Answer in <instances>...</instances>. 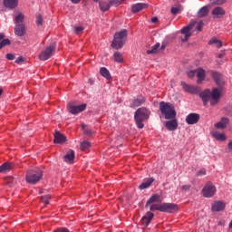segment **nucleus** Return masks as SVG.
Masks as SVG:
<instances>
[{"instance_id":"obj_1","label":"nucleus","mask_w":232,"mask_h":232,"mask_svg":"<svg viewBox=\"0 0 232 232\" xmlns=\"http://www.w3.org/2000/svg\"><path fill=\"white\" fill-rule=\"evenodd\" d=\"M212 78L214 79L218 88H214L212 92L209 90H205L199 93V97L205 106L208 105V102H210L211 106L217 105L222 97V91L224 90V78H222V74L217 72H213Z\"/></svg>"},{"instance_id":"obj_2","label":"nucleus","mask_w":232,"mask_h":232,"mask_svg":"<svg viewBox=\"0 0 232 232\" xmlns=\"http://www.w3.org/2000/svg\"><path fill=\"white\" fill-rule=\"evenodd\" d=\"M127 38H128V30L124 29L121 32L116 33L113 36L111 47L115 50L121 49L125 45L127 42Z\"/></svg>"},{"instance_id":"obj_3","label":"nucleus","mask_w":232,"mask_h":232,"mask_svg":"<svg viewBox=\"0 0 232 232\" xmlns=\"http://www.w3.org/2000/svg\"><path fill=\"white\" fill-rule=\"evenodd\" d=\"M43 176L44 172L42 169L39 168H34L26 171L25 180L27 183L34 185L43 179Z\"/></svg>"},{"instance_id":"obj_4","label":"nucleus","mask_w":232,"mask_h":232,"mask_svg":"<svg viewBox=\"0 0 232 232\" xmlns=\"http://www.w3.org/2000/svg\"><path fill=\"white\" fill-rule=\"evenodd\" d=\"M151 112L145 107L140 108L135 111L134 118L136 121L137 127L140 129L144 128L143 121L150 119Z\"/></svg>"},{"instance_id":"obj_5","label":"nucleus","mask_w":232,"mask_h":232,"mask_svg":"<svg viewBox=\"0 0 232 232\" xmlns=\"http://www.w3.org/2000/svg\"><path fill=\"white\" fill-rule=\"evenodd\" d=\"M159 210L160 212H168L173 213L179 210V206L173 203H160V204H152L150 207V211Z\"/></svg>"},{"instance_id":"obj_6","label":"nucleus","mask_w":232,"mask_h":232,"mask_svg":"<svg viewBox=\"0 0 232 232\" xmlns=\"http://www.w3.org/2000/svg\"><path fill=\"white\" fill-rule=\"evenodd\" d=\"M160 110L166 120H171L177 117V111H175V107L171 103L165 102H160Z\"/></svg>"},{"instance_id":"obj_7","label":"nucleus","mask_w":232,"mask_h":232,"mask_svg":"<svg viewBox=\"0 0 232 232\" xmlns=\"http://www.w3.org/2000/svg\"><path fill=\"white\" fill-rule=\"evenodd\" d=\"M56 51V46L55 44H52L49 46H47L44 51H43L40 55H39V59L41 61H47L48 59H50L53 53Z\"/></svg>"},{"instance_id":"obj_8","label":"nucleus","mask_w":232,"mask_h":232,"mask_svg":"<svg viewBox=\"0 0 232 232\" xmlns=\"http://www.w3.org/2000/svg\"><path fill=\"white\" fill-rule=\"evenodd\" d=\"M203 196L205 198H211L214 197L217 193V188L213 185V183L208 182L202 189Z\"/></svg>"},{"instance_id":"obj_9","label":"nucleus","mask_w":232,"mask_h":232,"mask_svg":"<svg viewBox=\"0 0 232 232\" xmlns=\"http://www.w3.org/2000/svg\"><path fill=\"white\" fill-rule=\"evenodd\" d=\"M196 24H197V23H192L181 30V34L184 35V37H182V36L180 37L182 43H186L189 40V37H191V29Z\"/></svg>"},{"instance_id":"obj_10","label":"nucleus","mask_w":232,"mask_h":232,"mask_svg":"<svg viewBox=\"0 0 232 232\" xmlns=\"http://www.w3.org/2000/svg\"><path fill=\"white\" fill-rule=\"evenodd\" d=\"M67 108L70 113H72V115H77L78 113L86 110L87 104L86 103H82V105L68 104Z\"/></svg>"},{"instance_id":"obj_11","label":"nucleus","mask_w":232,"mask_h":232,"mask_svg":"<svg viewBox=\"0 0 232 232\" xmlns=\"http://www.w3.org/2000/svg\"><path fill=\"white\" fill-rule=\"evenodd\" d=\"M181 86L185 92L190 94H198L200 92V88L193 85L187 84L186 82H181Z\"/></svg>"},{"instance_id":"obj_12","label":"nucleus","mask_w":232,"mask_h":232,"mask_svg":"<svg viewBox=\"0 0 232 232\" xmlns=\"http://www.w3.org/2000/svg\"><path fill=\"white\" fill-rule=\"evenodd\" d=\"M154 217H155L154 213L148 211L146 215L142 217L140 220V224L144 226V227H148V226L151 223Z\"/></svg>"},{"instance_id":"obj_13","label":"nucleus","mask_w":232,"mask_h":232,"mask_svg":"<svg viewBox=\"0 0 232 232\" xmlns=\"http://www.w3.org/2000/svg\"><path fill=\"white\" fill-rule=\"evenodd\" d=\"M14 33L16 36L22 37L26 34V25L24 24H16Z\"/></svg>"},{"instance_id":"obj_14","label":"nucleus","mask_w":232,"mask_h":232,"mask_svg":"<svg viewBox=\"0 0 232 232\" xmlns=\"http://www.w3.org/2000/svg\"><path fill=\"white\" fill-rule=\"evenodd\" d=\"M200 121V115L198 113H190L188 114L186 119L185 121L188 124V125H193V124H197V122Z\"/></svg>"},{"instance_id":"obj_15","label":"nucleus","mask_w":232,"mask_h":232,"mask_svg":"<svg viewBox=\"0 0 232 232\" xmlns=\"http://www.w3.org/2000/svg\"><path fill=\"white\" fill-rule=\"evenodd\" d=\"M149 6L150 5L148 4H145V3L136 4V5H132L131 13L132 14H138V13L141 12L143 9L148 8Z\"/></svg>"},{"instance_id":"obj_16","label":"nucleus","mask_w":232,"mask_h":232,"mask_svg":"<svg viewBox=\"0 0 232 232\" xmlns=\"http://www.w3.org/2000/svg\"><path fill=\"white\" fill-rule=\"evenodd\" d=\"M162 202V198L161 196L159 194H154L152 195L150 199L146 202L145 208H149L150 205L153 204V203H160Z\"/></svg>"},{"instance_id":"obj_17","label":"nucleus","mask_w":232,"mask_h":232,"mask_svg":"<svg viewBox=\"0 0 232 232\" xmlns=\"http://www.w3.org/2000/svg\"><path fill=\"white\" fill-rule=\"evenodd\" d=\"M53 136H54V140H53L54 143L63 144L67 140L66 136L62 134L60 131H55Z\"/></svg>"},{"instance_id":"obj_18","label":"nucleus","mask_w":232,"mask_h":232,"mask_svg":"<svg viewBox=\"0 0 232 232\" xmlns=\"http://www.w3.org/2000/svg\"><path fill=\"white\" fill-rule=\"evenodd\" d=\"M5 7L13 10L18 6V0H3Z\"/></svg>"},{"instance_id":"obj_19","label":"nucleus","mask_w":232,"mask_h":232,"mask_svg":"<svg viewBox=\"0 0 232 232\" xmlns=\"http://www.w3.org/2000/svg\"><path fill=\"white\" fill-rule=\"evenodd\" d=\"M226 208V203L222 201H216L212 203V210L216 212H220Z\"/></svg>"},{"instance_id":"obj_20","label":"nucleus","mask_w":232,"mask_h":232,"mask_svg":"<svg viewBox=\"0 0 232 232\" xmlns=\"http://www.w3.org/2000/svg\"><path fill=\"white\" fill-rule=\"evenodd\" d=\"M165 127L170 130L173 131L175 130H177V127H179V121L177 120L172 119V121H169L166 122Z\"/></svg>"},{"instance_id":"obj_21","label":"nucleus","mask_w":232,"mask_h":232,"mask_svg":"<svg viewBox=\"0 0 232 232\" xmlns=\"http://www.w3.org/2000/svg\"><path fill=\"white\" fill-rule=\"evenodd\" d=\"M227 124H229V120L226 117L222 118L219 122L215 123L214 127L216 129H226L227 127Z\"/></svg>"},{"instance_id":"obj_22","label":"nucleus","mask_w":232,"mask_h":232,"mask_svg":"<svg viewBox=\"0 0 232 232\" xmlns=\"http://www.w3.org/2000/svg\"><path fill=\"white\" fill-rule=\"evenodd\" d=\"M146 102V99L142 96H139L138 98L134 99L132 102L130 103V107L136 108L140 107Z\"/></svg>"},{"instance_id":"obj_23","label":"nucleus","mask_w":232,"mask_h":232,"mask_svg":"<svg viewBox=\"0 0 232 232\" xmlns=\"http://www.w3.org/2000/svg\"><path fill=\"white\" fill-rule=\"evenodd\" d=\"M75 159V151L71 150L66 153V155L63 157V160L67 163H72Z\"/></svg>"},{"instance_id":"obj_24","label":"nucleus","mask_w":232,"mask_h":232,"mask_svg":"<svg viewBox=\"0 0 232 232\" xmlns=\"http://www.w3.org/2000/svg\"><path fill=\"white\" fill-rule=\"evenodd\" d=\"M14 165L10 162H5L0 166V173H5L13 169Z\"/></svg>"},{"instance_id":"obj_25","label":"nucleus","mask_w":232,"mask_h":232,"mask_svg":"<svg viewBox=\"0 0 232 232\" xmlns=\"http://www.w3.org/2000/svg\"><path fill=\"white\" fill-rule=\"evenodd\" d=\"M17 14L14 17V22L16 25L24 24L25 16L22 13L15 12Z\"/></svg>"},{"instance_id":"obj_26","label":"nucleus","mask_w":232,"mask_h":232,"mask_svg":"<svg viewBox=\"0 0 232 232\" xmlns=\"http://www.w3.org/2000/svg\"><path fill=\"white\" fill-rule=\"evenodd\" d=\"M196 76L198 77V83H200L206 79V72L203 69L196 70Z\"/></svg>"},{"instance_id":"obj_27","label":"nucleus","mask_w":232,"mask_h":232,"mask_svg":"<svg viewBox=\"0 0 232 232\" xmlns=\"http://www.w3.org/2000/svg\"><path fill=\"white\" fill-rule=\"evenodd\" d=\"M211 135H212L216 140H220V141H226V140L227 139V138L226 137V134L220 133V132H218V131H217V130L212 131V132H211Z\"/></svg>"},{"instance_id":"obj_28","label":"nucleus","mask_w":232,"mask_h":232,"mask_svg":"<svg viewBox=\"0 0 232 232\" xmlns=\"http://www.w3.org/2000/svg\"><path fill=\"white\" fill-rule=\"evenodd\" d=\"M11 41L9 39H5V34H0V50L5 47L6 45H10Z\"/></svg>"},{"instance_id":"obj_29","label":"nucleus","mask_w":232,"mask_h":232,"mask_svg":"<svg viewBox=\"0 0 232 232\" xmlns=\"http://www.w3.org/2000/svg\"><path fill=\"white\" fill-rule=\"evenodd\" d=\"M5 182L8 187H14L17 184V179L12 176L6 177Z\"/></svg>"},{"instance_id":"obj_30","label":"nucleus","mask_w":232,"mask_h":232,"mask_svg":"<svg viewBox=\"0 0 232 232\" xmlns=\"http://www.w3.org/2000/svg\"><path fill=\"white\" fill-rule=\"evenodd\" d=\"M100 74L102 76H103L104 78H106L107 80L111 79V75L110 71L105 67H102V68L100 69Z\"/></svg>"},{"instance_id":"obj_31","label":"nucleus","mask_w":232,"mask_h":232,"mask_svg":"<svg viewBox=\"0 0 232 232\" xmlns=\"http://www.w3.org/2000/svg\"><path fill=\"white\" fill-rule=\"evenodd\" d=\"M160 44L157 43L154 46L151 47L150 50H147V54H153V53H157L160 51Z\"/></svg>"},{"instance_id":"obj_32","label":"nucleus","mask_w":232,"mask_h":232,"mask_svg":"<svg viewBox=\"0 0 232 232\" xmlns=\"http://www.w3.org/2000/svg\"><path fill=\"white\" fill-rule=\"evenodd\" d=\"M209 14V9H208V6H204L199 9L198 12V17L202 18L207 16Z\"/></svg>"},{"instance_id":"obj_33","label":"nucleus","mask_w":232,"mask_h":232,"mask_svg":"<svg viewBox=\"0 0 232 232\" xmlns=\"http://www.w3.org/2000/svg\"><path fill=\"white\" fill-rule=\"evenodd\" d=\"M154 182V179L150 178L147 181L141 183L140 186H139V188L140 189H145V188H148L149 187L151 186V184Z\"/></svg>"},{"instance_id":"obj_34","label":"nucleus","mask_w":232,"mask_h":232,"mask_svg":"<svg viewBox=\"0 0 232 232\" xmlns=\"http://www.w3.org/2000/svg\"><path fill=\"white\" fill-rule=\"evenodd\" d=\"M113 59H114V62H116L118 63H121L124 61L122 53H119V52L114 53Z\"/></svg>"},{"instance_id":"obj_35","label":"nucleus","mask_w":232,"mask_h":232,"mask_svg":"<svg viewBox=\"0 0 232 232\" xmlns=\"http://www.w3.org/2000/svg\"><path fill=\"white\" fill-rule=\"evenodd\" d=\"M99 6H100L101 11H102V12H107L111 9L110 2L109 3L100 2Z\"/></svg>"},{"instance_id":"obj_36","label":"nucleus","mask_w":232,"mask_h":232,"mask_svg":"<svg viewBox=\"0 0 232 232\" xmlns=\"http://www.w3.org/2000/svg\"><path fill=\"white\" fill-rule=\"evenodd\" d=\"M212 14L218 16L226 14V11L222 7H216L212 11Z\"/></svg>"},{"instance_id":"obj_37","label":"nucleus","mask_w":232,"mask_h":232,"mask_svg":"<svg viewBox=\"0 0 232 232\" xmlns=\"http://www.w3.org/2000/svg\"><path fill=\"white\" fill-rule=\"evenodd\" d=\"M208 44H215L217 48H221L222 47V41L217 39V38H212L209 42Z\"/></svg>"},{"instance_id":"obj_38","label":"nucleus","mask_w":232,"mask_h":232,"mask_svg":"<svg viewBox=\"0 0 232 232\" xmlns=\"http://www.w3.org/2000/svg\"><path fill=\"white\" fill-rule=\"evenodd\" d=\"M124 0H108L111 6L118 7Z\"/></svg>"},{"instance_id":"obj_39","label":"nucleus","mask_w":232,"mask_h":232,"mask_svg":"<svg viewBox=\"0 0 232 232\" xmlns=\"http://www.w3.org/2000/svg\"><path fill=\"white\" fill-rule=\"evenodd\" d=\"M83 31H84V27H82V26H74L73 27V32L77 35L82 34L83 33Z\"/></svg>"},{"instance_id":"obj_40","label":"nucleus","mask_w":232,"mask_h":232,"mask_svg":"<svg viewBox=\"0 0 232 232\" xmlns=\"http://www.w3.org/2000/svg\"><path fill=\"white\" fill-rule=\"evenodd\" d=\"M91 147V143L89 141H82L81 143V150H85Z\"/></svg>"},{"instance_id":"obj_41","label":"nucleus","mask_w":232,"mask_h":232,"mask_svg":"<svg viewBox=\"0 0 232 232\" xmlns=\"http://www.w3.org/2000/svg\"><path fill=\"white\" fill-rule=\"evenodd\" d=\"M51 199V196L50 195H44L43 197H41V201L44 204H49V200Z\"/></svg>"},{"instance_id":"obj_42","label":"nucleus","mask_w":232,"mask_h":232,"mask_svg":"<svg viewBox=\"0 0 232 232\" xmlns=\"http://www.w3.org/2000/svg\"><path fill=\"white\" fill-rule=\"evenodd\" d=\"M43 24H44V18L41 14H38L36 16V24L37 25H43Z\"/></svg>"},{"instance_id":"obj_43","label":"nucleus","mask_w":232,"mask_h":232,"mask_svg":"<svg viewBox=\"0 0 232 232\" xmlns=\"http://www.w3.org/2000/svg\"><path fill=\"white\" fill-rule=\"evenodd\" d=\"M210 3L212 5H224V3H226V0H210Z\"/></svg>"},{"instance_id":"obj_44","label":"nucleus","mask_w":232,"mask_h":232,"mask_svg":"<svg viewBox=\"0 0 232 232\" xmlns=\"http://www.w3.org/2000/svg\"><path fill=\"white\" fill-rule=\"evenodd\" d=\"M83 134H85L86 136H92L94 134V131L91 129H86L84 130Z\"/></svg>"},{"instance_id":"obj_45","label":"nucleus","mask_w":232,"mask_h":232,"mask_svg":"<svg viewBox=\"0 0 232 232\" xmlns=\"http://www.w3.org/2000/svg\"><path fill=\"white\" fill-rule=\"evenodd\" d=\"M53 232H70V230L66 227H59V228L53 230Z\"/></svg>"},{"instance_id":"obj_46","label":"nucleus","mask_w":232,"mask_h":232,"mask_svg":"<svg viewBox=\"0 0 232 232\" xmlns=\"http://www.w3.org/2000/svg\"><path fill=\"white\" fill-rule=\"evenodd\" d=\"M179 12H180V7H172L171 8L172 14H179Z\"/></svg>"},{"instance_id":"obj_47","label":"nucleus","mask_w":232,"mask_h":232,"mask_svg":"<svg viewBox=\"0 0 232 232\" xmlns=\"http://www.w3.org/2000/svg\"><path fill=\"white\" fill-rule=\"evenodd\" d=\"M202 27H204V23L203 22H199L196 27V29L200 32L202 31Z\"/></svg>"},{"instance_id":"obj_48","label":"nucleus","mask_w":232,"mask_h":232,"mask_svg":"<svg viewBox=\"0 0 232 232\" xmlns=\"http://www.w3.org/2000/svg\"><path fill=\"white\" fill-rule=\"evenodd\" d=\"M5 57L7 60H10V61H13L15 59V56L13 53H7Z\"/></svg>"},{"instance_id":"obj_49","label":"nucleus","mask_w":232,"mask_h":232,"mask_svg":"<svg viewBox=\"0 0 232 232\" xmlns=\"http://www.w3.org/2000/svg\"><path fill=\"white\" fill-rule=\"evenodd\" d=\"M195 74H197V71H190V72H188V76L189 78L195 77Z\"/></svg>"},{"instance_id":"obj_50","label":"nucleus","mask_w":232,"mask_h":232,"mask_svg":"<svg viewBox=\"0 0 232 232\" xmlns=\"http://www.w3.org/2000/svg\"><path fill=\"white\" fill-rule=\"evenodd\" d=\"M206 175V169H202L197 172V176H203Z\"/></svg>"},{"instance_id":"obj_51","label":"nucleus","mask_w":232,"mask_h":232,"mask_svg":"<svg viewBox=\"0 0 232 232\" xmlns=\"http://www.w3.org/2000/svg\"><path fill=\"white\" fill-rule=\"evenodd\" d=\"M227 152L232 151V141L228 142L227 149L226 150Z\"/></svg>"},{"instance_id":"obj_52","label":"nucleus","mask_w":232,"mask_h":232,"mask_svg":"<svg viewBox=\"0 0 232 232\" xmlns=\"http://www.w3.org/2000/svg\"><path fill=\"white\" fill-rule=\"evenodd\" d=\"M22 62H24V58L20 56L15 60V63H21Z\"/></svg>"},{"instance_id":"obj_53","label":"nucleus","mask_w":232,"mask_h":232,"mask_svg":"<svg viewBox=\"0 0 232 232\" xmlns=\"http://www.w3.org/2000/svg\"><path fill=\"white\" fill-rule=\"evenodd\" d=\"M224 55H226V53H224V51H221L220 53H218V57L219 59L224 58Z\"/></svg>"},{"instance_id":"obj_54","label":"nucleus","mask_w":232,"mask_h":232,"mask_svg":"<svg viewBox=\"0 0 232 232\" xmlns=\"http://www.w3.org/2000/svg\"><path fill=\"white\" fill-rule=\"evenodd\" d=\"M189 188H191V186H189V185H184L181 187V188L185 191H188L189 189Z\"/></svg>"},{"instance_id":"obj_55","label":"nucleus","mask_w":232,"mask_h":232,"mask_svg":"<svg viewBox=\"0 0 232 232\" xmlns=\"http://www.w3.org/2000/svg\"><path fill=\"white\" fill-rule=\"evenodd\" d=\"M166 47H167V44L166 43H162V45L160 47V50L163 51V50L166 49Z\"/></svg>"},{"instance_id":"obj_56","label":"nucleus","mask_w":232,"mask_h":232,"mask_svg":"<svg viewBox=\"0 0 232 232\" xmlns=\"http://www.w3.org/2000/svg\"><path fill=\"white\" fill-rule=\"evenodd\" d=\"M82 0H71V2L74 5L80 4Z\"/></svg>"},{"instance_id":"obj_57","label":"nucleus","mask_w":232,"mask_h":232,"mask_svg":"<svg viewBox=\"0 0 232 232\" xmlns=\"http://www.w3.org/2000/svg\"><path fill=\"white\" fill-rule=\"evenodd\" d=\"M158 21H159L158 17H154L151 19V22L154 24L158 23Z\"/></svg>"},{"instance_id":"obj_58","label":"nucleus","mask_w":232,"mask_h":232,"mask_svg":"<svg viewBox=\"0 0 232 232\" xmlns=\"http://www.w3.org/2000/svg\"><path fill=\"white\" fill-rule=\"evenodd\" d=\"M86 127H87V125L86 124H82V126H81V128L82 129V130H86Z\"/></svg>"},{"instance_id":"obj_59","label":"nucleus","mask_w":232,"mask_h":232,"mask_svg":"<svg viewBox=\"0 0 232 232\" xmlns=\"http://www.w3.org/2000/svg\"><path fill=\"white\" fill-rule=\"evenodd\" d=\"M3 89H0V96L3 94Z\"/></svg>"},{"instance_id":"obj_60","label":"nucleus","mask_w":232,"mask_h":232,"mask_svg":"<svg viewBox=\"0 0 232 232\" xmlns=\"http://www.w3.org/2000/svg\"><path fill=\"white\" fill-rule=\"evenodd\" d=\"M93 2H95V3H98L100 0H92Z\"/></svg>"}]
</instances>
